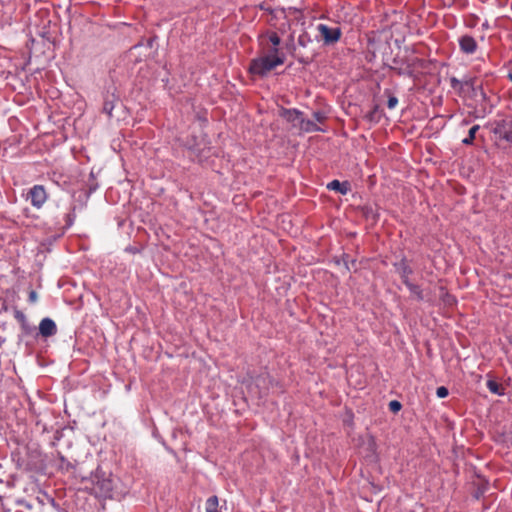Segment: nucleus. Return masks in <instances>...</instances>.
I'll return each mask as SVG.
<instances>
[{"instance_id": "obj_9", "label": "nucleus", "mask_w": 512, "mask_h": 512, "mask_svg": "<svg viewBox=\"0 0 512 512\" xmlns=\"http://www.w3.org/2000/svg\"><path fill=\"white\" fill-rule=\"evenodd\" d=\"M281 115L288 122L292 123L295 128H298L303 117V113L297 109H283Z\"/></svg>"}, {"instance_id": "obj_23", "label": "nucleus", "mask_w": 512, "mask_h": 512, "mask_svg": "<svg viewBox=\"0 0 512 512\" xmlns=\"http://www.w3.org/2000/svg\"><path fill=\"white\" fill-rule=\"evenodd\" d=\"M448 389L444 386H440L437 388L436 390V395L439 397V398H445L448 396Z\"/></svg>"}, {"instance_id": "obj_1", "label": "nucleus", "mask_w": 512, "mask_h": 512, "mask_svg": "<svg viewBox=\"0 0 512 512\" xmlns=\"http://www.w3.org/2000/svg\"><path fill=\"white\" fill-rule=\"evenodd\" d=\"M284 55H274L272 53H263L262 56L255 58L249 65V72L253 75L266 76L277 66L284 63Z\"/></svg>"}, {"instance_id": "obj_25", "label": "nucleus", "mask_w": 512, "mask_h": 512, "mask_svg": "<svg viewBox=\"0 0 512 512\" xmlns=\"http://www.w3.org/2000/svg\"><path fill=\"white\" fill-rule=\"evenodd\" d=\"M398 104V99L395 96H389L387 101V107L389 109H394Z\"/></svg>"}, {"instance_id": "obj_14", "label": "nucleus", "mask_w": 512, "mask_h": 512, "mask_svg": "<svg viewBox=\"0 0 512 512\" xmlns=\"http://www.w3.org/2000/svg\"><path fill=\"white\" fill-rule=\"evenodd\" d=\"M405 286L409 289L410 293L413 296H415V298L417 300H419V301L423 300V298H424L423 297V292H422L420 286L415 285V284L411 283L410 281H406Z\"/></svg>"}, {"instance_id": "obj_2", "label": "nucleus", "mask_w": 512, "mask_h": 512, "mask_svg": "<svg viewBox=\"0 0 512 512\" xmlns=\"http://www.w3.org/2000/svg\"><path fill=\"white\" fill-rule=\"evenodd\" d=\"M281 39L276 32L270 31L259 36V44L263 53H272L274 55H284L279 50Z\"/></svg>"}, {"instance_id": "obj_16", "label": "nucleus", "mask_w": 512, "mask_h": 512, "mask_svg": "<svg viewBox=\"0 0 512 512\" xmlns=\"http://www.w3.org/2000/svg\"><path fill=\"white\" fill-rule=\"evenodd\" d=\"M479 125H474L470 128L468 136L462 140L464 145H471L475 139V134L479 130Z\"/></svg>"}, {"instance_id": "obj_24", "label": "nucleus", "mask_w": 512, "mask_h": 512, "mask_svg": "<svg viewBox=\"0 0 512 512\" xmlns=\"http://www.w3.org/2000/svg\"><path fill=\"white\" fill-rule=\"evenodd\" d=\"M313 117L315 119L316 122L318 123H323L326 119V116L323 112H320V111H316L313 113Z\"/></svg>"}, {"instance_id": "obj_10", "label": "nucleus", "mask_w": 512, "mask_h": 512, "mask_svg": "<svg viewBox=\"0 0 512 512\" xmlns=\"http://www.w3.org/2000/svg\"><path fill=\"white\" fill-rule=\"evenodd\" d=\"M394 267L404 284H406V281H410L409 276L413 273V271L405 259H401L399 262L395 263Z\"/></svg>"}, {"instance_id": "obj_3", "label": "nucleus", "mask_w": 512, "mask_h": 512, "mask_svg": "<svg viewBox=\"0 0 512 512\" xmlns=\"http://www.w3.org/2000/svg\"><path fill=\"white\" fill-rule=\"evenodd\" d=\"M270 383L269 375L268 374H261L257 377H255L250 384L248 385V389L250 393L258 398H262L264 395H266L269 387L268 384Z\"/></svg>"}, {"instance_id": "obj_13", "label": "nucleus", "mask_w": 512, "mask_h": 512, "mask_svg": "<svg viewBox=\"0 0 512 512\" xmlns=\"http://www.w3.org/2000/svg\"><path fill=\"white\" fill-rule=\"evenodd\" d=\"M205 511L206 512H222L219 507V499L217 496H211L206 500L205 503Z\"/></svg>"}, {"instance_id": "obj_21", "label": "nucleus", "mask_w": 512, "mask_h": 512, "mask_svg": "<svg viewBox=\"0 0 512 512\" xmlns=\"http://www.w3.org/2000/svg\"><path fill=\"white\" fill-rule=\"evenodd\" d=\"M114 109V105L111 101H106L103 105V111L109 116H112V111Z\"/></svg>"}, {"instance_id": "obj_17", "label": "nucleus", "mask_w": 512, "mask_h": 512, "mask_svg": "<svg viewBox=\"0 0 512 512\" xmlns=\"http://www.w3.org/2000/svg\"><path fill=\"white\" fill-rule=\"evenodd\" d=\"M471 89L475 95H477V91L479 89V86H476V80L475 78H468L466 80H463V89L464 88Z\"/></svg>"}, {"instance_id": "obj_5", "label": "nucleus", "mask_w": 512, "mask_h": 512, "mask_svg": "<svg viewBox=\"0 0 512 512\" xmlns=\"http://www.w3.org/2000/svg\"><path fill=\"white\" fill-rule=\"evenodd\" d=\"M321 37L325 44H333L337 42L341 37V29L339 27H329L326 24H319L317 26Z\"/></svg>"}, {"instance_id": "obj_18", "label": "nucleus", "mask_w": 512, "mask_h": 512, "mask_svg": "<svg viewBox=\"0 0 512 512\" xmlns=\"http://www.w3.org/2000/svg\"><path fill=\"white\" fill-rule=\"evenodd\" d=\"M309 43H311V38L308 33L303 32L298 37V44L302 47H306Z\"/></svg>"}, {"instance_id": "obj_26", "label": "nucleus", "mask_w": 512, "mask_h": 512, "mask_svg": "<svg viewBox=\"0 0 512 512\" xmlns=\"http://www.w3.org/2000/svg\"><path fill=\"white\" fill-rule=\"evenodd\" d=\"M74 219H75V214L74 213H68L66 214V228H69L70 226H72L73 222H74Z\"/></svg>"}, {"instance_id": "obj_28", "label": "nucleus", "mask_w": 512, "mask_h": 512, "mask_svg": "<svg viewBox=\"0 0 512 512\" xmlns=\"http://www.w3.org/2000/svg\"><path fill=\"white\" fill-rule=\"evenodd\" d=\"M29 301L32 303L37 301V293L33 290L29 293Z\"/></svg>"}, {"instance_id": "obj_22", "label": "nucleus", "mask_w": 512, "mask_h": 512, "mask_svg": "<svg viewBox=\"0 0 512 512\" xmlns=\"http://www.w3.org/2000/svg\"><path fill=\"white\" fill-rule=\"evenodd\" d=\"M393 63L395 65L393 67V69L397 70L399 74H405V73H410L411 72V70L409 69V66L407 68H403L401 66L398 67L399 62H398L397 59H394Z\"/></svg>"}, {"instance_id": "obj_20", "label": "nucleus", "mask_w": 512, "mask_h": 512, "mask_svg": "<svg viewBox=\"0 0 512 512\" xmlns=\"http://www.w3.org/2000/svg\"><path fill=\"white\" fill-rule=\"evenodd\" d=\"M451 87L453 89H459L463 90V81L458 80L457 78L453 77L450 79Z\"/></svg>"}, {"instance_id": "obj_4", "label": "nucleus", "mask_w": 512, "mask_h": 512, "mask_svg": "<svg viewBox=\"0 0 512 512\" xmlns=\"http://www.w3.org/2000/svg\"><path fill=\"white\" fill-rule=\"evenodd\" d=\"M28 198L32 206L39 209L46 202L48 195L43 185H35L29 190Z\"/></svg>"}, {"instance_id": "obj_19", "label": "nucleus", "mask_w": 512, "mask_h": 512, "mask_svg": "<svg viewBox=\"0 0 512 512\" xmlns=\"http://www.w3.org/2000/svg\"><path fill=\"white\" fill-rule=\"evenodd\" d=\"M402 408V405L399 401L397 400H392L389 402V409L391 412L393 413H397L401 410Z\"/></svg>"}, {"instance_id": "obj_8", "label": "nucleus", "mask_w": 512, "mask_h": 512, "mask_svg": "<svg viewBox=\"0 0 512 512\" xmlns=\"http://www.w3.org/2000/svg\"><path fill=\"white\" fill-rule=\"evenodd\" d=\"M459 46L462 52L473 54L477 50V42L470 35H464L459 39Z\"/></svg>"}, {"instance_id": "obj_11", "label": "nucleus", "mask_w": 512, "mask_h": 512, "mask_svg": "<svg viewBox=\"0 0 512 512\" xmlns=\"http://www.w3.org/2000/svg\"><path fill=\"white\" fill-rule=\"evenodd\" d=\"M302 132L310 133V132H316V131H323L315 121L310 119H305L302 117L300 120V124L298 128Z\"/></svg>"}, {"instance_id": "obj_12", "label": "nucleus", "mask_w": 512, "mask_h": 512, "mask_svg": "<svg viewBox=\"0 0 512 512\" xmlns=\"http://www.w3.org/2000/svg\"><path fill=\"white\" fill-rule=\"evenodd\" d=\"M327 188L329 190L337 191L342 195H345L349 191L350 186L348 182H340L338 180H333L327 184Z\"/></svg>"}, {"instance_id": "obj_6", "label": "nucleus", "mask_w": 512, "mask_h": 512, "mask_svg": "<svg viewBox=\"0 0 512 512\" xmlns=\"http://www.w3.org/2000/svg\"><path fill=\"white\" fill-rule=\"evenodd\" d=\"M494 133L512 143V119H503L496 123Z\"/></svg>"}, {"instance_id": "obj_27", "label": "nucleus", "mask_w": 512, "mask_h": 512, "mask_svg": "<svg viewBox=\"0 0 512 512\" xmlns=\"http://www.w3.org/2000/svg\"><path fill=\"white\" fill-rule=\"evenodd\" d=\"M477 93H479L482 101L485 102L488 99L487 94L484 92L482 86H479V89H478Z\"/></svg>"}, {"instance_id": "obj_15", "label": "nucleus", "mask_w": 512, "mask_h": 512, "mask_svg": "<svg viewBox=\"0 0 512 512\" xmlns=\"http://www.w3.org/2000/svg\"><path fill=\"white\" fill-rule=\"evenodd\" d=\"M487 388L489 389V391L493 394H496V395H504V390L503 388L501 387L500 384H498L496 381L494 380H488L487 381Z\"/></svg>"}, {"instance_id": "obj_7", "label": "nucleus", "mask_w": 512, "mask_h": 512, "mask_svg": "<svg viewBox=\"0 0 512 512\" xmlns=\"http://www.w3.org/2000/svg\"><path fill=\"white\" fill-rule=\"evenodd\" d=\"M39 332L43 337H50L57 333L55 322L50 318H44L39 324Z\"/></svg>"}]
</instances>
